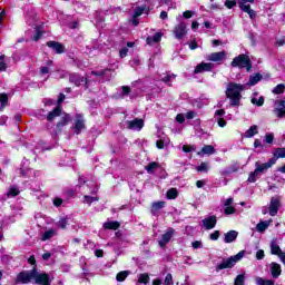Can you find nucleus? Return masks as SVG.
<instances>
[{
    "label": "nucleus",
    "mask_w": 285,
    "mask_h": 285,
    "mask_svg": "<svg viewBox=\"0 0 285 285\" xmlns=\"http://www.w3.org/2000/svg\"><path fill=\"white\" fill-rule=\"evenodd\" d=\"M195 150H196V148L193 145H184L183 146V151L184 153H195Z\"/></svg>",
    "instance_id": "48"
},
{
    "label": "nucleus",
    "mask_w": 285,
    "mask_h": 285,
    "mask_svg": "<svg viewBox=\"0 0 285 285\" xmlns=\"http://www.w3.org/2000/svg\"><path fill=\"white\" fill-rule=\"evenodd\" d=\"M274 115L282 119V117H285V100H276L274 104Z\"/></svg>",
    "instance_id": "10"
},
{
    "label": "nucleus",
    "mask_w": 285,
    "mask_h": 285,
    "mask_svg": "<svg viewBox=\"0 0 285 285\" xmlns=\"http://www.w3.org/2000/svg\"><path fill=\"white\" fill-rule=\"evenodd\" d=\"M203 226L206 230H213L217 226V216H209L203 219Z\"/></svg>",
    "instance_id": "14"
},
{
    "label": "nucleus",
    "mask_w": 285,
    "mask_h": 285,
    "mask_svg": "<svg viewBox=\"0 0 285 285\" xmlns=\"http://www.w3.org/2000/svg\"><path fill=\"white\" fill-rule=\"evenodd\" d=\"M250 102H252L254 106L262 107V106H264V97L252 98Z\"/></svg>",
    "instance_id": "43"
},
{
    "label": "nucleus",
    "mask_w": 285,
    "mask_h": 285,
    "mask_svg": "<svg viewBox=\"0 0 285 285\" xmlns=\"http://www.w3.org/2000/svg\"><path fill=\"white\" fill-rule=\"evenodd\" d=\"M55 235H57L56 229H48L42 235V242H47V239H52V237H55Z\"/></svg>",
    "instance_id": "31"
},
{
    "label": "nucleus",
    "mask_w": 285,
    "mask_h": 285,
    "mask_svg": "<svg viewBox=\"0 0 285 285\" xmlns=\"http://www.w3.org/2000/svg\"><path fill=\"white\" fill-rule=\"evenodd\" d=\"M219 235H220L219 230H215L209 235V239H212V242H217L219 239Z\"/></svg>",
    "instance_id": "49"
},
{
    "label": "nucleus",
    "mask_w": 285,
    "mask_h": 285,
    "mask_svg": "<svg viewBox=\"0 0 285 285\" xmlns=\"http://www.w3.org/2000/svg\"><path fill=\"white\" fill-rule=\"evenodd\" d=\"M177 189L171 188L167 191V199H177Z\"/></svg>",
    "instance_id": "42"
},
{
    "label": "nucleus",
    "mask_w": 285,
    "mask_h": 285,
    "mask_svg": "<svg viewBox=\"0 0 285 285\" xmlns=\"http://www.w3.org/2000/svg\"><path fill=\"white\" fill-rule=\"evenodd\" d=\"M193 14H195V12H193V11H185V12H183V17H184V19H191L193 18Z\"/></svg>",
    "instance_id": "60"
},
{
    "label": "nucleus",
    "mask_w": 285,
    "mask_h": 285,
    "mask_svg": "<svg viewBox=\"0 0 285 285\" xmlns=\"http://www.w3.org/2000/svg\"><path fill=\"white\" fill-rule=\"evenodd\" d=\"M43 37V31H41V28L36 27V35L33 36L32 40L33 41H39Z\"/></svg>",
    "instance_id": "45"
},
{
    "label": "nucleus",
    "mask_w": 285,
    "mask_h": 285,
    "mask_svg": "<svg viewBox=\"0 0 285 285\" xmlns=\"http://www.w3.org/2000/svg\"><path fill=\"white\" fill-rule=\"evenodd\" d=\"M226 115V111L224 109L216 110L215 112V119H222Z\"/></svg>",
    "instance_id": "56"
},
{
    "label": "nucleus",
    "mask_w": 285,
    "mask_h": 285,
    "mask_svg": "<svg viewBox=\"0 0 285 285\" xmlns=\"http://www.w3.org/2000/svg\"><path fill=\"white\" fill-rule=\"evenodd\" d=\"M274 157H276V159H284L285 158V147H278L275 148L273 151Z\"/></svg>",
    "instance_id": "29"
},
{
    "label": "nucleus",
    "mask_w": 285,
    "mask_h": 285,
    "mask_svg": "<svg viewBox=\"0 0 285 285\" xmlns=\"http://www.w3.org/2000/svg\"><path fill=\"white\" fill-rule=\"evenodd\" d=\"M58 226L62 229H66V226H68V218H61L59 222H58Z\"/></svg>",
    "instance_id": "50"
},
{
    "label": "nucleus",
    "mask_w": 285,
    "mask_h": 285,
    "mask_svg": "<svg viewBox=\"0 0 285 285\" xmlns=\"http://www.w3.org/2000/svg\"><path fill=\"white\" fill-rule=\"evenodd\" d=\"M70 121H72V118L70 117V115L65 114L60 119V121L57 124V130L60 132L61 128H63V126H68Z\"/></svg>",
    "instance_id": "21"
},
{
    "label": "nucleus",
    "mask_w": 285,
    "mask_h": 285,
    "mask_svg": "<svg viewBox=\"0 0 285 285\" xmlns=\"http://www.w3.org/2000/svg\"><path fill=\"white\" fill-rule=\"evenodd\" d=\"M69 81L70 83H73L75 86H83V83H87L88 79L83 76H80L79 73H71L69 75Z\"/></svg>",
    "instance_id": "12"
},
{
    "label": "nucleus",
    "mask_w": 285,
    "mask_h": 285,
    "mask_svg": "<svg viewBox=\"0 0 285 285\" xmlns=\"http://www.w3.org/2000/svg\"><path fill=\"white\" fill-rule=\"evenodd\" d=\"M216 121H217V124H218V126H219L220 128H225L226 121H225L224 118H218V119H216Z\"/></svg>",
    "instance_id": "63"
},
{
    "label": "nucleus",
    "mask_w": 285,
    "mask_h": 285,
    "mask_svg": "<svg viewBox=\"0 0 285 285\" xmlns=\"http://www.w3.org/2000/svg\"><path fill=\"white\" fill-rule=\"evenodd\" d=\"M246 276L244 274H240L236 276L234 285H245Z\"/></svg>",
    "instance_id": "38"
},
{
    "label": "nucleus",
    "mask_w": 285,
    "mask_h": 285,
    "mask_svg": "<svg viewBox=\"0 0 285 285\" xmlns=\"http://www.w3.org/2000/svg\"><path fill=\"white\" fill-rule=\"evenodd\" d=\"M47 46H48V48H51L52 50H55V52H57V55H63V52H66V47H63V45L60 42L48 41Z\"/></svg>",
    "instance_id": "15"
},
{
    "label": "nucleus",
    "mask_w": 285,
    "mask_h": 285,
    "mask_svg": "<svg viewBox=\"0 0 285 285\" xmlns=\"http://www.w3.org/2000/svg\"><path fill=\"white\" fill-rule=\"evenodd\" d=\"M6 56H0V71L6 70Z\"/></svg>",
    "instance_id": "54"
},
{
    "label": "nucleus",
    "mask_w": 285,
    "mask_h": 285,
    "mask_svg": "<svg viewBox=\"0 0 285 285\" xmlns=\"http://www.w3.org/2000/svg\"><path fill=\"white\" fill-rule=\"evenodd\" d=\"M173 33L175 35V37L178 40L184 39V37H186V35H188V29H186V22H180L179 24H177L174 28Z\"/></svg>",
    "instance_id": "9"
},
{
    "label": "nucleus",
    "mask_w": 285,
    "mask_h": 285,
    "mask_svg": "<svg viewBox=\"0 0 285 285\" xmlns=\"http://www.w3.org/2000/svg\"><path fill=\"white\" fill-rule=\"evenodd\" d=\"M33 279L36 284L50 285V276L46 273L39 274L36 268H33Z\"/></svg>",
    "instance_id": "8"
},
{
    "label": "nucleus",
    "mask_w": 285,
    "mask_h": 285,
    "mask_svg": "<svg viewBox=\"0 0 285 285\" xmlns=\"http://www.w3.org/2000/svg\"><path fill=\"white\" fill-rule=\"evenodd\" d=\"M61 116V107H56L52 111H50L47 116V121H55L57 117Z\"/></svg>",
    "instance_id": "23"
},
{
    "label": "nucleus",
    "mask_w": 285,
    "mask_h": 285,
    "mask_svg": "<svg viewBox=\"0 0 285 285\" xmlns=\"http://www.w3.org/2000/svg\"><path fill=\"white\" fill-rule=\"evenodd\" d=\"M282 206L279 196H274L269 202V215L275 217L279 213V207Z\"/></svg>",
    "instance_id": "6"
},
{
    "label": "nucleus",
    "mask_w": 285,
    "mask_h": 285,
    "mask_svg": "<svg viewBox=\"0 0 285 285\" xmlns=\"http://www.w3.org/2000/svg\"><path fill=\"white\" fill-rule=\"evenodd\" d=\"M271 253H272V255H277V257H282V255H285V252H282V248L279 247L277 239L272 240Z\"/></svg>",
    "instance_id": "18"
},
{
    "label": "nucleus",
    "mask_w": 285,
    "mask_h": 285,
    "mask_svg": "<svg viewBox=\"0 0 285 285\" xmlns=\"http://www.w3.org/2000/svg\"><path fill=\"white\" fill-rule=\"evenodd\" d=\"M225 215H235V207L225 206Z\"/></svg>",
    "instance_id": "53"
},
{
    "label": "nucleus",
    "mask_w": 285,
    "mask_h": 285,
    "mask_svg": "<svg viewBox=\"0 0 285 285\" xmlns=\"http://www.w3.org/2000/svg\"><path fill=\"white\" fill-rule=\"evenodd\" d=\"M274 139H275V136L273 134H266L265 135L266 144H272Z\"/></svg>",
    "instance_id": "58"
},
{
    "label": "nucleus",
    "mask_w": 285,
    "mask_h": 285,
    "mask_svg": "<svg viewBox=\"0 0 285 285\" xmlns=\"http://www.w3.org/2000/svg\"><path fill=\"white\" fill-rule=\"evenodd\" d=\"M244 257V250L239 252L235 256H232L227 259H224L220 264L216 265V272L219 273V271H225V268H233L239 259Z\"/></svg>",
    "instance_id": "4"
},
{
    "label": "nucleus",
    "mask_w": 285,
    "mask_h": 285,
    "mask_svg": "<svg viewBox=\"0 0 285 285\" xmlns=\"http://www.w3.org/2000/svg\"><path fill=\"white\" fill-rule=\"evenodd\" d=\"M197 155L198 157H204V155H215V147L212 145L204 146Z\"/></svg>",
    "instance_id": "22"
},
{
    "label": "nucleus",
    "mask_w": 285,
    "mask_h": 285,
    "mask_svg": "<svg viewBox=\"0 0 285 285\" xmlns=\"http://www.w3.org/2000/svg\"><path fill=\"white\" fill-rule=\"evenodd\" d=\"M269 268H271L272 277L274 279H277L279 277V275H282V265H279L277 263H272L269 265Z\"/></svg>",
    "instance_id": "19"
},
{
    "label": "nucleus",
    "mask_w": 285,
    "mask_h": 285,
    "mask_svg": "<svg viewBox=\"0 0 285 285\" xmlns=\"http://www.w3.org/2000/svg\"><path fill=\"white\" fill-rule=\"evenodd\" d=\"M120 224L117 220L114 222H106L104 224V228H106L107 230H117V228H119Z\"/></svg>",
    "instance_id": "28"
},
{
    "label": "nucleus",
    "mask_w": 285,
    "mask_h": 285,
    "mask_svg": "<svg viewBox=\"0 0 285 285\" xmlns=\"http://www.w3.org/2000/svg\"><path fill=\"white\" fill-rule=\"evenodd\" d=\"M176 121H178V124H184L186 121V117L184 116V114H178L176 116Z\"/></svg>",
    "instance_id": "59"
},
{
    "label": "nucleus",
    "mask_w": 285,
    "mask_h": 285,
    "mask_svg": "<svg viewBox=\"0 0 285 285\" xmlns=\"http://www.w3.org/2000/svg\"><path fill=\"white\" fill-rule=\"evenodd\" d=\"M128 275H130V272H128V271L119 272L116 276V279H117V282H125L126 277H128Z\"/></svg>",
    "instance_id": "35"
},
{
    "label": "nucleus",
    "mask_w": 285,
    "mask_h": 285,
    "mask_svg": "<svg viewBox=\"0 0 285 285\" xmlns=\"http://www.w3.org/2000/svg\"><path fill=\"white\" fill-rule=\"evenodd\" d=\"M81 130H86V119H83V116L80 114L76 115L75 126H73V132L76 135H79Z\"/></svg>",
    "instance_id": "7"
},
{
    "label": "nucleus",
    "mask_w": 285,
    "mask_h": 285,
    "mask_svg": "<svg viewBox=\"0 0 285 285\" xmlns=\"http://www.w3.org/2000/svg\"><path fill=\"white\" fill-rule=\"evenodd\" d=\"M237 235H239V233H237V230L227 232L224 237L225 244H233V242H235V239H237Z\"/></svg>",
    "instance_id": "20"
},
{
    "label": "nucleus",
    "mask_w": 285,
    "mask_h": 285,
    "mask_svg": "<svg viewBox=\"0 0 285 285\" xmlns=\"http://www.w3.org/2000/svg\"><path fill=\"white\" fill-rule=\"evenodd\" d=\"M159 41H161V32H157L155 33L153 37H148L146 39V42L149 45V46H153V43H159Z\"/></svg>",
    "instance_id": "26"
},
{
    "label": "nucleus",
    "mask_w": 285,
    "mask_h": 285,
    "mask_svg": "<svg viewBox=\"0 0 285 285\" xmlns=\"http://www.w3.org/2000/svg\"><path fill=\"white\" fill-rule=\"evenodd\" d=\"M232 68H246L247 72H250L253 68V63L250 62V58L247 55H239L235 57L230 62Z\"/></svg>",
    "instance_id": "3"
},
{
    "label": "nucleus",
    "mask_w": 285,
    "mask_h": 285,
    "mask_svg": "<svg viewBox=\"0 0 285 285\" xmlns=\"http://www.w3.org/2000/svg\"><path fill=\"white\" fill-rule=\"evenodd\" d=\"M198 173H208V163H202L198 167H196Z\"/></svg>",
    "instance_id": "44"
},
{
    "label": "nucleus",
    "mask_w": 285,
    "mask_h": 285,
    "mask_svg": "<svg viewBox=\"0 0 285 285\" xmlns=\"http://www.w3.org/2000/svg\"><path fill=\"white\" fill-rule=\"evenodd\" d=\"M173 79H175V75H167L161 78V81H164L165 83H170V81H173Z\"/></svg>",
    "instance_id": "55"
},
{
    "label": "nucleus",
    "mask_w": 285,
    "mask_h": 285,
    "mask_svg": "<svg viewBox=\"0 0 285 285\" xmlns=\"http://www.w3.org/2000/svg\"><path fill=\"white\" fill-rule=\"evenodd\" d=\"M246 90V85L229 82L226 87L225 95L229 99V104L233 107L242 106V92Z\"/></svg>",
    "instance_id": "1"
},
{
    "label": "nucleus",
    "mask_w": 285,
    "mask_h": 285,
    "mask_svg": "<svg viewBox=\"0 0 285 285\" xmlns=\"http://www.w3.org/2000/svg\"><path fill=\"white\" fill-rule=\"evenodd\" d=\"M8 195H9L10 197H17V195H19V189H17V187H11V188L9 189Z\"/></svg>",
    "instance_id": "51"
},
{
    "label": "nucleus",
    "mask_w": 285,
    "mask_h": 285,
    "mask_svg": "<svg viewBox=\"0 0 285 285\" xmlns=\"http://www.w3.org/2000/svg\"><path fill=\"white\" fill-rule=\"evenodd\" d=\"M284 90H285V85L279 83L273 89V92H274V95H282L284 92Z\"/></svg>",
    "instance_id": "41"
},
{
    "label": "nucleus",
    "mask_w": 285,
    "mask_h": 285,
    "mask_svg": "<svg viewBox=\"0 0 285 285\" xmlns=\"http://www.w3.org/2000/svg\"><path fill=\"white\" fill-rule=\"evenodd\" d=\"M248 3H255V0H238V6L240 9L250 7Z\"/></svg>",
    "instance_id": "40"
},
{
    "label": "nucleus",
    "mask_w": 285,
    "mask_h": 285,
    "mask_svg": "<svg viewBox=\"0 0 285 285\" xmlns=\"http://www.w3.org/2000/svg\"><path fill=\"white\" fill-rule=\"evenodd\" d=\"M276 161H277V159H275V158L269 159V161H267V163H262V161L257 160L255 163V169H254V171L249 173L247 181H249V184H255V181H257V178L261 175H266L268 169L273 168V166H275Z\"/></svg>",
    "instance_id": "2"
},
{
    "label": "nucleus",
    "mask_w": 285,
    "mask_h": 285,
    "mask_svg": "<svg viewBox=\"0 0 285 285\" xmlns=\"http://www.w3.org/2000/svg\"><path fill=\"white\" fill-rule=\"evenodd\" d=\"M159 168V164L156 161L149 163L148 166L145 167V170H147V173L149 175H153V173H155V170Z\"/></svg>",
    "instance_id": "32"
},
{
    "label": "nucleus",
    "mask_w": 285,
    "mask_h": 285,
    "mask_svg": "<svg viewBox=\"0 0 285 285\" xmlns=\"http://www.w3.org/2000/svg\"><path fill=\"white\" fill-rule=\"evenodd\" d=\"M226 59V51L213 52L207 56V61H224Z\"/></svg>",
    "instance_id": "17"
},
{
    "label": "nucleus",
    "mask_w": 285,
    "mask_h": 285,
    "mask_svg": "<svg viewBox=\"0 0 285 285\" xmlns=\"http://www.w3.org/2000/svg\"><path fill=\"white\" fill-rule=\"evenodd\" d=\"M173 235H175V229L170 227L161 236V239L159 240V246L164 248V246H166L170 242V239H173Z\"/></svg>",
    "instance_id": "13"
},
{
    "label": "nucleus",
    "mask_w": 285,
    "mask_h": 285,
    "mask_svg": "<svg viewBox=\"0 0 285 285\" xmlns=\"http://www.w3.org/2000/svg\"><path fill=\"white\" fill-rule=\"evenodd\" d=\"M240 10L243 12H246L249 16V19H255V17H257V12H255V10L250 9V7H244Z\"/></svg>",
    "instance_id": "36"
},
{
    "label": "nucleus",
    "mask_w": 285,
    "mask_h": 285,
    "mask_svg": "<svg viewBox=\"0 0 285 285\" xmlns=\"http://www.w3.org/2000/svg\"><path fill=\"white\" fill-rule=\"evenodd\" d=\"M144 10H146V7H138L134 11V18L137 19V17H141L144 14Z\"/></svg>",
    "instance_id": "47"
},
{
    "label": "nucleus",
    "mask_w": 285,
    "mask_h": 285,
    "mask_svg": "<svg viewBox=\"0 0 285 285\" xmlns=\"http://www.w3.org/2000/svg\"><path fill=\"white\" fill-rule=\"evenodd\" d=\"M259 81H262V75L256 73V75L249 77V80L246 83V86H256V83H259Z\"/></svg>",
    "instance_id": "27"
},
{
    "label": "nucleus",
    "mask_w": 285,
    "mask_h": 285,
    "mask_svg": "<svg viewBox=\"0 0 285 285\" xmlns=\"http://www.w3.org/2000/svg\"><path fill=\"white\" fill-rule=\"evenodd\" d=\"M119 55H120L121 59H124V57H127L128 48L125 47V48L120 49Z\"/></svg>",
    "instance_id": "62"
},
{
    "label": "nucleus",
    "mask_w": 285,
    "mask_h": 285,
    "mask_svg": "<svg viewBox=\"0 0 285 285\" xmlns=\"http://www.w3.org/2000/svg\"><path fill=\"white\" fill-rule=\"evenodd\" d=\"M150 282V276L148 274H140L138 276V284H148Z\"/></svg>",
    "instance_id": "37"
},
{
    "label": "nucleus",
    "mask_w": 285,
    "mask_h": 285,
    "mask_svg": "<svg viewBox=\"0 0 285 285\" xmlns=\"http://www.w3.org/2000/svg\"><path fill=\"white\" fill-rule=\"evenodd\" d=\"M268 226H271V222L268 220L261 222L256 225V230L258 233H264L268 228Z\"/></svg>",
    "instance_id": "30"
},
{
    "label": "nucleus",
    "mask_w": 285,
    "mask_h": 285,
    "mask_svg": "<svg viewBox=\"0 0 285 285\" xmlns=\"http://www.w3.org/2000/svg\"><path fill=\"white\" fill-rule=\"evenodd\" d=\"M128 130H141L144 128V119L135 118L126 121Z\"/></svg>",
    "instance_id": "11"
},
{
    "label": "nucleus",
    "mask_w": 285,
    "mask_h": 285,
    "mask_svg": "<svg viewBox=\"0 0 285 285\" xmlns=\"http://www.w3.org/2000/svg\"><path fill=\"white\" fill-rule=\"evenodd\" d=\"M21 177H32V169L22 165V168L19 169Z\"/></svg>",
    "instance_id": "34"
},
{
    "label": "nucleus",
    "mask_w": 285,
    "mask_h": 285,
    "mask_svg": "<svg viewBox=\"0 0 285 285\" xmlns=\"http://www.w3.org/2000/svg\"><path fill=\"white\" fill-rule=\"evenodd\" d=\"M225 6L230 10L232 8H235V6H237V2L235 0H226Z\"/></svg>",
    "instance_id": "52"
},
{
    "label": "nucleus",
    "mask_w": 285,
    "mask_h": 285,
    "mask_svg": "<svg viewBox=\"0 0 285 285\" xmlns=\"http://www.w3.org/2000/svg\"><path fill=\"white\" fill-rule=\"evenodd\" d=\"M166 207V202H156L151 205V215H157L159 210Z\"/></svg>",
    "instance_id": "24"
},
{
    "label": "nucleus",
    "mask_w": 285,
    "mask_h": 285,
    "mask_svg": "<svg viewBox=\"0 0 285 285\" xmlns=\"http://www.w3.org/2000/svg\"><path fill=\"white\" fill-rule=\"evenodd\" d=\"M210 70H213V63L202 62L195 68L194 72L195 75H199L202 72H210Z\"/></svg>",
    "instance_id": "16"
},
{
    "label": "nucleus",
    "mask_w": 285,
    "mask_h": 285,
    "mask_svg": "<svg viewBox=\"0 0 285 285\" xmlns=\"http://www.w3.org/2000/svg\"><path fill=\"white\" fill-rule=\"evenodd\" d=\"M173 274H167L165 277V285H173Z\"/></svg>",
    "instance_id": "57"
},
{
    "label": "nucleus",
    "mask_w": 285,
    "mask_h": 285,
    "mask_svg": "<svg viewBox=\"0 0 285 285\" xmlns=\"http://www.w3.org/2000/svg\"><path fill=\"white\" fill-rule=\"evenodd\" d=\"M265 256L264 250L263 249H258L256 252V259H262Z\"/></svg>",
    "instance_id": "64"
},
{
    "label": "nucleus",
    "mask_w": 285,
    "mask_h": 285,
    "mask_svg": "<svg viewBox=\"0 0 285 285\" xmlns=\"http://www.w3.org/2000/svg\"><path fill=\"white\" fill-rule=\"evenodd\" d=\"M0 102H1L0 110H3V108H6V106L8 105V95L0 94Z\"/></svg>",
    "instance_id": "39"
},
{
    "label": "nucleus",
    "mask_w": 285,
    "mask_h": 285,
    "mask_svg": "<svg viewBox=\"0 0 285 285\" xmlns=\"http://www.w3.org/2000/svg\"><path fill=\"white\" fill-rule=\"evenodd\" d=\"M195 117H197V112L195 111H188L186 114V119H195Z\"/></svg>",
    "instance_id": "61"
},
{
    "label": "nucleus",
    "mask_w": 285,
    "mask_h": 285,
    "mask_svg": "<svg viewBox=\"0 0 285 285\" xmlns=\"http://www.w3.org/2000/svg\"><path fill=\"white\" fill-rule=\"evenodd\" d=\"M83 199H85L83 203L89 205L92 204L94 202H99V197H92L88 195H86Z\"/></svg>",
    "instance_id": "46"
},
{
    "label": "nucleus",
    "mask_w": 285,
    "mask_h": 285,
    "mask_svg": "<svg viewBox=\"0 0 285 285\" xmlns=\"http://www.w3.org/2000/svg\"><path fill=\"white\" fill-rule=\"evenodd\" d=\"M255 282L257 285H275V281L273 279H264L262 277H256Z\"/></svg>",
    "instance_id": "33"
},
{
    "label": "nucleus",
    "mask_w": 285,
    "mask_h": 285,
    "mask_svg": "<svg viewBox=\"0 0 285 285\" xmlns=\"http://www.w3.org/2000/svg\"><path fill=\"white\" fill-rule=\"evenodd\" d=\"M259 127L257 125L250 126L249 129H247L244 134V137L247 139L253 138L254 135H257L259 131Z\"/></svg>",
    "instance_id": "25"
},
{
    "label": "nucleus",
    "mask_w": 285,
    "mask_h": 285,
    "mask_svg": "<svg viewBox=\"0 0 285 285\" xmlns=\"http://www.w3.org/2000/svg\"><path fill=\"white\" fill-rule=\"evenodd\" d=\"M35 269L28 272H20L16 279L14 284H30L31 279H33Z\"/></svg>",
    "instance_id": "5"
}]
</instances>
